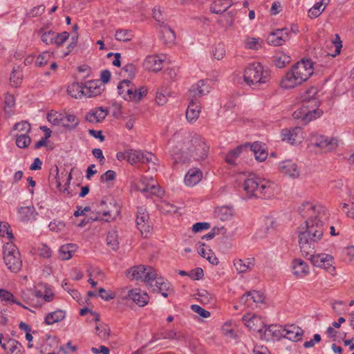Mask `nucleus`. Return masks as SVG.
Returning a JSON list of instances; mask_svg holds the SVG:
<instances>
[{
	"mask_svg": "<svg viewBox=\"0 0 354 354\" xmlns=\"http://www.w3.org/2000/svg\"><path fill=\"white\" fill-rule=\"evenodd\" d=\"M178 151L183 154H185L186 156H189L194 160H203L207 156L209 148L200 135L196 133H189L185 136L181 141L178 142L177 145L173 148L172 156H177ZM174 159L176 162H185L187 157L184 158L174 157Z\"/></svg>",
	"mask_w": 354,
	"mask_h": 354,
	"instance_id": "f257e3e1",
	"label": "nucleus"
},
{
	"mask_svg": "<svg viewBox=\"0 0 354 354\" xmlns=\"http://www.w3.org/2000/svg\"><path fill=\"white\" fill-rule=\"evenodd\" d=\"M324 234V228L313 221H306L299 227V243L304 257L315 253V244L319 241Z\"/></svg>",
	"mask_w": 354,
	"mask_h": 354,
	"instance_id": "f03ea898",
	"label": "nucleus"
},
{
	"mask_svg": "<svg viewBox=\"0 0 354 354\" xmlns=\"http://www.w3.org/2000/svg\"><path fill=\"white\" fill-rule=\"evenodd\" d=\"M313 73V63L310 60L302 59L294 64L281 80V88L289 89L301 84Z\"/></svg>",
	"mask_w": 354,
	"mask_h": 354,
	"instance_id": "7ed1b4c3",
	"label": "nucleus"
},
{
	"mask_svg": "<svg viewBox=\"0 0 354 354\" xmlns=\"http://www.w3.org/2000/svg\"><path fill=\"white\" fill-rule=\"evenodd\" d=\"M272 185L273 183L252 174L244 180L243 187L250 197L267 198L273 195Z\"/></svg>",
	"mask_w": 354,
	"mask_h": 354,
	"instance_id": "20e7f679",
	"label": "nucleus"
},
{
	"mask_svg": "<svg viewBox=\"0 0 354 354\" xmlns=\"http://www.w3.org/2000/svg\"><path fill=\"white\" fill-rule=\"evenodd\" d=\"M243 78L247 84L257 87L268 82L270 76L268 71H264L260 63H253L245 70Z\"/></svg>",
	"mask_w": 354,
	"mask_h": 354,
	"instance_id": "39448f33",
	"label": "nucleus"
},
{
	"mask_svg": "<svg viewBox=\"0 0 354 354\" xmlns=\"http://www.w3.org/2000/svg\"><path fill=\"white\" fill-rule=\"evenodd\" d=\"M118 94L125 100L138 102L147 94V89L142 86L137 88L133 82L124 80L118 86Z\"/></svg>",
	"mask_w": 354,
	"mask_h": 354,
	"instance_id": "423d86ee",
	"label": "nucleus"
},
{
	"mask_svg": "<svg viewBox=\"0 0 354 354\" xmlns=\"http://www.w3.org/2000/svg\"><path fill=\"white\" fill-rule=\"evenodd\" d=\"M157 273L151 267L147 268L142 265L131 267L127 272V276L131 280H140L149 286H153V282L156 278Z\"/></svg>",
	"mask_w": 354,
	"mask_h": 354,
	"instance_id": "0eeeda50",
	"label": "nucleus"
},
{
	"mask_svg": "<svg viewBox=\"0 0 354 354\" xmlns=\"http://www.w3.org/2000/svg\"><path fill=\"white\" fill-rule=\"evenodd\" d=\"M312 102L313 105L303 102L302 106L293 113V118L295 119H301L304 124L319 118L323 113L321 109H318L319 102L313 99Z\"/></svg>",
	"mask_w": 354,
	"mask_h": 354,
	"instance_id": "6e6552de",
	"label": "nucleus"
},
{
	"mask_svg": "<svg viewBox=\"0 0 354 354\" xmlns=\"http://www.w3.org/2000/svg\"><path fill=\"white\" fill-rule=\"evenodd\" d=\"M3 259L8 268L14 272L21 270L22 261L19 250L12 244L7 243L3 248Z\"/></svg>",
	"mask_w": 354,
	"mask_h": 354,
	"instance_id": "1a4fd4ad",
	"label": "nucleus"
},
{
	"mask_svg": "<svg viewBox=\"0 0 354 354\" xmlns=\"http://www.w3.org/2000/svg\"><path fill=\"white\" fill-rule=\"evenodd\" d=\"M306 258L310 261L314 266L322 268L332 275L335 274V267L333 265V256L324 253L317 254L311 253V254H308V257Z\"/></svg>",
	"mask_w": 354,
	"mask_h": 354,
	"instance_id": "9d476101",
	"label": "nucleus"
},
{
	"mask_svg": "<svg viewBox=\"0 0 354 354\" xmlns=\"http://www.w3.org/2000/svg\"><path fill=\"white\" fill-rule=\"evenodd\" d=\"M310 144L315 147H319L324 152L330 151L337 146V141L335 138H330L316 132L310 133L309 138Z\"/></svg>",
	"mask_w": 354,
	"mask_h": 354,
	"instance_id": "9b49d317",
	"label": "nucleus"
},
{
	"mask_svg": "<svg viewBox=\"0 0 354 354\" xmlns=\"http://www.w3.org/2000/svg\"><path fill=\"white\" fill-rule=\"evenodd\" d=\"M127 161L131 164L133 165L136 163H152L155 165V160H156V156L147 151H142L140 150H128Z\"/></svg>",
	"mask_w": 354,
	"mask_h": 354,
	"instance_id": "f8f14e48",
	"label": "nucleus"
},
{
	"mask_svg": "<svg viewBox=\"0 0 354 354\" xmlns=\"http://www.w3.org/2000/svg\"><path fill=\"white\" fill-rule=\"evenodd\" d=\"M281 136L282 140L291 145L301 143L304 139L302 129L299 127L283 129L281 132Z\"/></svg>",
	"mask_w": 354,
	"mask_h": 354,
	"instance_id": "ddd939ff",
	"label": "nucleus"
},
{
	"mask_svg": "<svg viewBox=\"0 0 354 354\" xmlns=\"http://www.w3.org/2000/svg\"><path fill=\"white\" fill-rule=\"evenodd\" d=\"M210 87L205 80H200L193 85L187 93L189 100L197 102L203 95L209 92Z\"/></svg>",
	"mask_w": 354,
	"mask_h": 354,
	"instance_id": "4468645a",
	"label": "nucleus"
},
{
	"mask_svg": "<svg viewBox=\"0 0 354 354\" xmlns=\"http://www.w3.org/2000/svg\"><path fill=\"white\" fill-rule=\"evenodd\" d=\"M329 216L330 214L325 207L321 205H317L314 212L310 214V217L308 218L307 221H313V223H315V224L324 228V226L328 221Z\"/></svg>",
	"mask_w": 354,
	"mask_h": 354,
	"instance_id": "2eb2a0df",
	"label": "nucleus"
},
{
	"mask_svg": "<svg viewBox=\"0 0 354 354\" xmlns=\"http://www.w3.org/2000/svg\"><path fill=\"white\" fill-rule=\"evenodd\" d=\"M290 39V32L288 28L277 29L272 32L268 37V43L274 46L283 45Z\"/></svg>",
	"mask_w": 354,
	"mask_h": 354,
	"instance_id": "dca6fc26",
	"label": "nucleus"
},
{
	"mask_svg": "<svg viewBox=\"0 0 354 354\" xmlns=\"http://www.w3.org/2000/svg\"><path fill=\"white\" fill-rule=\"evenodd\" d=\"M149 216L143 207L138 209V214L136 218V225L140 231L142 236L147 237V234L150 232V225L149 223Z\"/></svg>",
	"mask_w": 354,
	"mask_h": 354,
	"instance_id": "f3484780",
	"label": "nucleus"
},
{
	"mask_svg": "<svg viewBox=\"0 0 354 354\" xmlns=\"http://www.w3.org/2000/svg\"><path fill=\"white\" fill-rule=\"evenodd\" d=\"M164 61V55H149L144 60L143 66L145 69L157 73L162 68Z\"/></svg>",
	"mask_w": 354,
	"mask_h": 354,
	"instance_id": "a211bd4d",
	"label": "nucleus"
},
{
	"mask_svg": "<svg viewBox=\"0 0 354 354\" xmlns=\"http://www.w3.org/2000/svg\"><path fill=\"white\" fill-rule=\"evenodd\" d=\"M104 88L100 80H91L83 84L84 95L88 97H95L102 93Z\"/></svg>",
	"mask_w": 354,
	"mask_h": 354,
	"instance_id": "6ab92c4d",
	"label": "nucleus"
},
{
	"mask_svg": "<svg viewBox=\"0 0 354 354\" xmlns=\"http://www.w3.org/2000/svg\"><path fill=\"white\" fill-rule=\"evenodd\" d=\"M279 171L283 175L292 178H298L300 174V171L297 164L290 160H284L280 163Z\"/></svg>",
	"mask_w": 354,
	"mask_h": 354,
	"instance_id": "aec40b11",
	"label": "nucleus"
},
{
	"mask_svg": "<svg viewBox=\"0 0 354 354\" xmlns=\"http://www.w3.org/2000/svg\"><path fill=\"white\" fill-rule=\"evenodd\" d=\"M283 330V337L292 342L301 340L304 335V330L300 327L294 324L285 326Z\"/></svg>",
	"mask_w": 354,
	"mask_h": 354,
	"instance_id": "412c9836",
	"label": "nucleus"
},
{
	"mask_svg": "<svg viewBox=\"0 0 354 354\" xmlns=\"http://www.w3.org/2000/svg\"><path fill=\"white\" fill-rule=\"evenodd\" d=\"M242 319L250 330L261 333L263 322L261 317L254 315L246 314L243 317Z\"/></svg>",
	"mask_w": 354,
	"mask_h": 354,
	"instance_id": "4be33fe9",
	"label": "nucleus"
},
{
	"mask_svg": "<svg viewBox=\"0 0 354 354\" xmlns=\"http://www.w3.org/2000/svg\"><path fill=\"white\" fill-rule=\"evenodd\" d=\"M291 268L293 274L297 278H303L309 273V267L306 262L301 259H295Z\"/></svg>",
	"mask_w": 354,
	"mask_h": 354,
	"instance_id": "5701e85b",
	"label": "nucleus"
},
{
	"mask_svg": "<svg viewBox=\"0 0 354 354\" xmlns=\"http://www.w3.org/2000/svg\"><path fill=\"white\" fill-rule=\"evenodd\" d=\"M108 114V111L102 107H97L90 110L85 116V120L91 123H98L103 121Z\"/></svg>",
	"mask_w": 354,
	"mask_h": 354,
	"instance_id": "b1692460",
	"label": "nucleus"
},
{
	"mask_svg": "<svg viewBox=\"0 0 354 354\" xmlns=\"http://www.w3.org/2000/svg\"><path fill=\"white\" fill-rule=\"evenodd\" d=\"M128 296L139 306H145L148 304L149 299V297L146 292H142L138 288L129 290Z\"/></svg>",
	"mask_w": 354,
	"mask_h": 354,
	"instance_id": "393cba45",
	"label": "nucleus"
},
{
	"mask_svg": "<svg viewBox=\"0 0 354 354\" xmlns=\"http://www.w3.org/2000/svg\"><path fill=\"white\" fill-rule=\"evenodd\" d=\"M254 264L255 259L254 257H250L245 260L239 259L234 261V266L239 273H245L251 270L254 268Z\"/></svg>",
	"mask_w": 354,
	"mask_h": 354,
	"instance_id": "a878e982",
	"label": "nucleus"
},
{
	"mask_svg": "<svg viewBox=\"0 0 354 354\" xmlns=\"http://www.w3.org/2000/svg\"><path fill=\"white\" fill-rule=\"evenodd\" d=\"M203 174L198 168H192L186 174L184 179L185 183L189 187L198 184L202 178Z\"/></svg>",
	"mask_w": 354,
	"mask_h": 354,
	"instance_id": "bb28decb",
	"label": "nucleus"
},
{
	"mask_svg": "<svg viewBox=\"0 0 354 354\" xmlns=\"http://www.w3.org/2000/svg\"><path fill=\"white\" fill-rule=\"evenodd\" d=\"M283 327L280 325H270L264 332L265 339L267 340L280 339L283 337Z\"/></svg>",
	"mask_w": 354,
	"mask_h": 354,
	"instance_id": "cd10ccee",
	"label": "nucleus"
},
{
	"mask_svg": "<svg viewBox=\"0 0 354 354\" xmlns=\"http://www.w3.org/2000/svg\"><path fill=\"white\" fill-rule=\"evenodd\" d=\"M201 108L197 104V102L189 100L186 111V118L189 122H195L199 117Z\"/></svg>",
	"mask_w": 354,
	"mask_h": 354,
	"instance_id": "c85d7f7f",
	"label": "nucleus"
},
{
	"mask_svg": "<svg viewBox=\"0 0 354 354\" xmlns=\"http://www.w3.org/2000/svg\"><path fill=\"white\" fill-rule=\"evenodd\" d=\"M162 30L160 31V39L165 44H171L174 42L176 35L174 31L167 25L163 24L160 25Z\"/></svg>",
	"mask_w": 354,
	"mask_h": 354,
	"instance_id": "c756f323",
	"label": "nucleus"
},
{
	"mask_svg": "<svg viewBox=\"0 0 354 354\" xmlns=\"http://www.w3.org/2000/svg\"><path fill=\"white\" fill-rule=\"evenodd\" d=\"M79 118L73 114L62 115L61 125L66 129L71 131L75 129L79 124Z\"/></svg>",
	"mask_w": 354,
	"mask_h": 354,
	"instance_id": "7c9ffc66",
	"label": "nucleus"
},
{
	"mask_svg": "<svg viewBox=\"0 0 354 354\" xmlns=\"http://www.w3.org/2000/svg\"><path fill=\"white\" fill-rule=\"evenodd\" d=\"M250 150L254 153L255 158L259 162L266 160L268 157V152L261 142H254L250 146Z\"/></svg>",
	"mask_w": 354,
	"mask_h": 354,
	"instance_id": "2f4dec72",
	"label": "nucleus"
},
{
	"mask_svg": "<svg viewBox=\"0 0 354 354\" xmlns=\"http://www.w3.org/2000/svg\"><path fill=\"white\" fill-rule=\"evenodd\" d=\"M65 315V311L62 310H55L46 315L44 319V323L47 325H52L63 320Z\"/></svg>",
	"mask_w": 354,
	"mask_h": 354,
	"instance_id": "473e14b6",
	"label": "nucleus"
},
{
	"mask_svg": "<svg viewBox=\"0 0 354 354\" xmlns=\"http://www.w3.org/2000/svg\"><path fill=\"white\" fill-rule=\"evenodd\" d=\"M150 287L152 288L153 292L158 293L162 291H172L170 283L167 281H165L161 277H156L153 282V286Z\"/></svg>",
	"mask_w": 354,
	"mask_h": 354,
	"instance_id": "72a5a7b5",
	"label": "nucleus"
},
{
	"mask_svg": "<svg viewBox=\"0 0 354 354\" xmlns=\"http://www.w3.org/2000/svg\"><path fill=\"white\" fill-rule=\"evenodd\" d=\"M136 189L142 193L149 192L152 194H156L158 189L156 185L148 183V179L146 178H142L140 180V182L136 185Z\"/></svg>",
	"mask_w": 354,
	"mask_h": 354,
	"instance_id": "f704fd0d",
	"label": "nucleus"
},
{
	"mask_svg": "<svg viewBox=\"0 0 354 354\" xmlns=\"http://www.w3.org/2000/svg\"><path fill=\"white\" fill-rule=\"evenodd\" d=\"M214 214L217 218L221 221H227L232 217L233 209L227 206L217 207L214 211Z\"/></svg>",
	"mask_w": 354,
	"mask_h": 354,
	"instance_id": "c9c22d12",
	"label": "nucleus"
},
{
	"mask_svg": "<svg viewBox=\"0 0 354 354\" xmlns=\"http://www.w3.org/2000/svg\"><path fill=\"white\" fill-rule=\"evenodd\" d=\"M67 92L73 97L80 98L84 95L83 84L79 83H73L68 86Z\"/></svg>",
	"mask_w": 354,
	"mask_h": 354,
	"instance_id": "e433bc0d",
	"label": "nucleus"
},
{
	"mask_svg": "<svg viewBox=\"0 0 354 354\" xmlns=\"http://www.w3.org/2000/svg\"><path fill=\"white\" fill-rule=\"evenodd\" d=\"M133 34L131 30L127 29H118L115 31V38L116 40L127 42L132 40Z\"/></svg>",
	"mask_w": 354,
	"mask_h": 354,
	"instance_id": "4c0bfd02",
	"label": "nucleus"
},
{
	"mask_svg": "<svg viewBox=\"0 0 354 354\" xmlns=\"http://www.w3.org/2000/svg\"><path fill=\"white\" fill-rule=\"evenodd\" d=\"M76 250V245L73 244H66L60 247V257L63 260H68L72 257V253Z\"/></svg>",
	"mask_w": 354,
	"mask_h": 354,
	"instance_id": "58836bf2",
	"label": "nucleus"
},
{
	"mask_svg": "<svg viewBox=\"0 0 354 354\" xmlns=\"http://www.w3.org/2000/svg\"><path fill=\"white\" fill-rule=\"evenodd\" d=\"M246 148V146L244 147L241 145L229 151L228 153L225 156V161L228 164L234 165L236 158L240 155L242 151Z\"/></svg>",
	"mask_w": 354,
	"mask_h": 354,
	"instance_id": "ea45409f",
	"label": "nucleus"
},
{
	"mask_svg": "<svg viewBox=\"0 0 354 354\" xmlns=\"http://www.w3.org/2000/svg\"><path fill=\"white\" fill-rule=\"evenodd\" d=\"M20 343L14 339H8L2 345V348L6 351L8 354H15V351L18 348V346H20Z\"/></svg>",
	"mask_w": 354,
	"mask_h": 354,
	"instance_id": "a19ab883",
	"label": "nucleus"
},
{
	"mask_svg": "<svg viewBox=\"0 0 354 354\" xmlns=\"http://www.w3.org/2000/svg\"><path fill=\"white\" fill-rule=\"evenodd\" d=\"M317 205H314L310 203H304L301 206L299 207L298 211L303 217H310V214L314 212V209L316 208Z\"/></svg>",
	"mask_w": 354,
	"mask_h": 354,
	"instance_id": "79ce46f5",
	"label": "nucleus"
},
{
	"mask_svg": "<svg viewBox=\"0 0 354 354\" xmlns=\"http://www.w3.org/2000/svg\"><path fill=\"white\" fill-rule=\"evenodd\" d=\"M16 145L18 147L24 149L27 148L30 142L31 139L28 133H21L16 135Z\"/></svg>",
	"mask_w": 354,
	"mask_h": 354,
	"instance_id": "37998d69",
	"label": "nucleus"
},
{
	"mask_svg": "<svg viewBox=\"0 0 354 354\" xmlns=\"http://www.w3.org/2000/svg\"><path fill=\"white\" fill-rule=\"evenodd\" d=\"M18 213L20 215L21 220L23 221H28L34 216L35 208L30 206L21 207L18 209Z\"/></svg>",
	"mask_w": 354,
	"mask_h": 354,
	"instance_id": "c03bdc74",
	"label": "nucleus"
},
{
	"mask_svg": "<svg viewBox=\"0 0 354 354\" xmlns=\"http://www.w3.org/2000/svg\"><path fill=\"white\" fill-rule=\"evenodd\" d=\"M96 333L102 339L106 340L110 335V328L106 324H100L95 326Z\"/></svg>",
	"mask_w": 354,
	"mask_h": 354,
	"instance_id": "a18cd8bd",
	"label": "nucleus"
},
{
	"mask_svg": "<svg viewBox=\"0 0 354 354\" xmlns=\"http://www.w3.org/2000/svg\"><path fill=\"white\" fill-rule=\"evenodd\" d=\"M39 34H41V39L46 44L49 45L54 43L55 32L53 30L44 31V28H41L39 30Z\"/></svg>",
	"mask_w": 354,
	"mask_h": 354,
	"instance_id": "49530a36",
	"label": "nucleus"
},
{
	"mask_svg": "<svg viewBox=\"0 0 354 354\" xmlns=\"http://www.w3.org/2000/svg\"><path fill=\"white\" fill-rule=\"evenodd\" d=\"M106 242L107 245L113 250H116L118 248L119 242L116 230H111L108 232Z\"/></svg>",
	"mask_w": 354,
	"mask_h": 354,
	"instance_id": "de8ad7c7",
	"label": "nucleus"
},
{
	"mask_svg": "<svg viewBox=\"0 0 354 354\" xmlns=\"http://www.w3.org/2000/svg\"><path fill=\"white\" fill-rule=\"evenodd\" d=\"M290 57L285 54H279L274 57V62L275 66L281 68L290 62Z\"/></svg>",
	"mask_w": 354,
	"mask_h": 354,
	"instance_id": "09e8293b",
	"label": "nucleus"
},
{
	"mask_svg": "<svg viewBox=\"0 0 354 354\" xmlns=\"http://www.w3.org/2000/svg\"><path fill=\"white\" fill-rule=\"evenodd\" d=\"M248 293L250 301L252 303V308L257 304L263 302L265 297L263 293L257 290L250 291Z\"/></svg>",
	"mask_w": 354,
	"mask_h": 354,
	"instance_id": "8fccbe9b",
	"label": "nucleus"
},
{
	"mask_svg": "<svg viewBox=\"0 0 354 354\" xmlns=\"http://www.w3.org/2000/svg\"><path fill=\"white\" fill-rule=\"evenodd\" d=\"M158 208L164 214H173L177 212V207L167 201H162L158 205Z\"/></svg>",
	"mask_w": 354,
	"mask_h": 354,
	"instance_id": "3c124183",
	"label": "nucleus"
},
{
	"mask_svg": "<svg viewBox=\"0 0 354 354\" xmlns=\"http://www.w3.org/2000/svg\"><path fill=\"white\" fill-rule=\"evenodd\" d=\"M0 299L1 301H10L12 304H16L19 306L24 307L20 302L15 299V297L11 292L6 290L0 289Z\"/></svg>",
	"mask_w": 354,
	"mask_h": 354,
	"instance_id": "603ef678",
	"label": "nucleus"
},
{
	"mask_svg": "<svg viewBox=\"0 0 354 354\" xmlns=\"http://www.w3.org/2000/svg\"><path fill=\"white\" fill-rule=\"evenodd\" d=\"M317 93V88L315 87H311L307 91L306 95L304 96L303 102H305L310 105H313V103L312 102L313 100L315 99L316 100L317 98L315 97V96Z\"/></svg>",
	"mask_w": 354,
	"mask_h": 354,
	"instance_id": "864d4df0",
	"label": "nucleus"
},
{
	"mask_svg": "<svg viewBox=\"0 0 354 354\" xmlns=\"http://www.w3.org/2000/svg\"><path fill=\"white\" fill-rule=\"evenodd\" d=\"M62 114L57 112H50L47 114V119L53 125H59L62 123Z\"/></svg>",
	"mask_w": 354,
	"mask_h": 354,
	"instance_id": "5fc2aeb1",
	"label": "nucleus"
},
{
	"mask_svg": "<svg viewBox=\"0 0 354 354\" xmlns=\"http://www.w3.org/2000/svg\"><path fill=\"white\" fill-rule=\"evenodd\" d=\"M213 56L218 60L222 59L225 55V46L223 44H218L212 52Z\"/></svg>",
	"mask_w": 354,
	"mask_h": 354,
	"instance_id": "6e6d98bb",
	"label": "nucleus"
},
{
	"mask_svg": "<svg viewBox=\"0 0 354 354\" xmlns=\"http://www.w3.org/2000/svg\"><path fill=\"white\" fill-rule=\"evenodd\" d=\"M14 129L17 130L21 133H29L31 130L30 124L26 121H21L16 123L14 126Z\"/></svg>",
	"mask_w": 354,
	"mask_h": 354,
	"instance_id": "4d7b16f0",
	"label": "nucleus"
},
{
	"mask_svg": "<svg viewBox=\"0 0 354 354\" xmlns=\"http://www.w3.org/2000/svg\"><path fill=\"white\" fill-rule=\"evenodd\" d=\"M324 10V8H322L319 6L318 3H316L313 8L308 10V17L311 19L318 17Z\"/></svg>",
	"mask_w": 354,
	"mask_h": 354,
	"instance_id": "13d9d810",
	"label": "nucleus"
},
{
	"mask_svg": "<svg viewBox=\"0 0 354 354\" xmlns=\"http://www.w3.org/2000/svg\"><path fill=\"white\" fill-rule=\"evenodd\" d=\"M50 57L51 55L48 52L42 53L37 57L35 65L39 67L45 66L48 63Z\"/></svg>",
	"mask_w": 354,
	"mask_h": 354,
	"instance_id": "bf43d9fd",
	"label": "nucleus"
},
{
	"mask_svg": "<svg viewBox=\"0 0 354 354\" xmlns=\"http://www.w3.org/2000/svg\"><path fill=\"white\" fill-rule=\"evenodd\" d=\"M48 227L51 231L59 232L64 229L65 223L62 221L55 219L50 223Z\"/></svg>",
	"mask_w": 354,
	"mask_h": 354,
	"instance_id": "052dcab7",
	"label": "nucleus"
},
{
	"mask_svg": "<svg viewBox=\"0 0 354 354\" xmlns=\"http://www.w3.org/2000/svg\"><path fill=\"white\" fill-rule=\"evenodd\" d=\"M45 10V6L44 5H39L32 8L28 13L27 17L30 18H34L36 17L41 16Z\"/></svg>",
	"mask_w": 354,
	"mask_h": 354,
	"instance_id": "680f3d73",
	"label": "nucleus"
},
{
	"mask_svg": "<svg viewBox=\"0 0 354 354\" xmlns=\"http://www.w3.org/2000/svg\"><path fill=\"white\" fill-rule=\"evenodd\" d=\"M7 236L9 239L13 238V234L10 230V226L7 223H0V236Z\"/></svg>",
	"mask_w": 354,
	"mask_h": 354,
	"instance_id": "e2e57ef3",
	"label": "nucleus"
},
{
	"mask_svg": "<svg viewBox=\"0 0 354 354\" xmlns=\"http://www.w3.org/2000/svg\"><path fill=\"white\" fill-rule=\"evenodd\" d=\"M197 295L198 296V299L203 304H209L211 301L212 297L210 294L206 290H198Z\"/></svg>",
	"mask_w": 354,
	"mask_h": 354,
	"instance_id": "0e129e2a",
	"label": "nucleus"
},
{
	"mask_svg": "<svg viewBox=\"0 0 354 354\" xmlns=\"http://www.w3.org/2000/svg\"><path fill=\"white\" fill-rule=\"evenodd\" d=\"M69 37V33L66 31H64L59 34L55 33V38L54 40V43L57 46L62 45Z\"/></svg>",
	"mask_w": 354,
	"mask_h": 354,
	"instance_id": "69168bd1",
	"label": "nucleus"
},
{
	"mask_svg": "<svg viewBox=\"0 0 354 354\" xmlns=\"http://www.w3.org/2000/svg\"><path fill=\"white\" fill-rule=\"evenodd\" d=\"M262 41L259 38H250L247 41V47L250 49L257 50L261 46Z\"/></svg>",
	"mask_w": 354,
	"mask_h": 354,
	"instance_id": "338daca9",
	"label": "nucleus"
},
{
	"mask_svg": "<svg viewBox=\"0 0 354 354\" xmlns=\"http://www.w3.org/2000/svg\"><path fill=\"white\" fill-rule=\"evenodd\" d=\"M204 276L203 270L201 268H196L189 272V277L194 280H199Z\"/></svg>",
	"mask_w": 354,
	"mask_h": 354,
	"instance_id": "774afa93",
	"label": "nucleus"
}]
</instances>
